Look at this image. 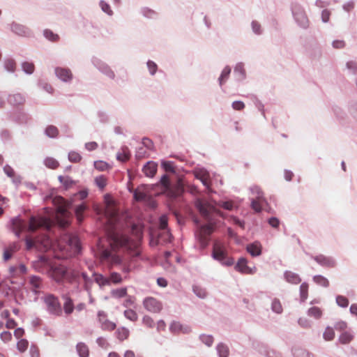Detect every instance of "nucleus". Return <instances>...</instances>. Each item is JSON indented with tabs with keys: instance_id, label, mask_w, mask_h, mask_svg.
Wrapping results in <instances>:
<instances>
[{
	"instance_id": "1",
	"label": "nucleus",
	"mask_w": 357,
	"mask_h": 357,
	"mask_svg": "<svg viewBox=\"0 0 357 357\" xmlns=\"http://www.w3.org/2000/svg\"><path fill=\"white\" fill-rule=\"evenodd\" d=\"M211 257L225 266H231L234 264V259L227 255L225 245L218 241L213 243Z\"/></svg>"
},
{
	"instance_id": "2",
	"label": "nucleus",
	"mask_w": 357,
	"mask_h": 357,
	"mask_svg": "<svg viewBox=\"0 0 357 357\" xmlns=\"http://www.w3.org/2000/svg\"><path fill=\"white\" fill-rule=\"evenodd\" d=\"M291 10L296 24L301 29H308L310 21L305 9L299 3H293L291 6Z\"/></svg>"
},
{
	"instance_id": "3",
	"label": "nucleus",
	"mask_w": 357,
	"mask_h": 357,
	"mask_svg": "<svg viewBox=\"0 0 357 357\" xmlns=\"http://www.w3.org/2000/svg\"><path fill=\"white\" fill-rule=\"evenodd\" d=\"M195 206L204 219L206 220H211V214L215 211V207L210 203L204 201L201 198H196Z\"/></svg>"
},
{
	"instance_id": "4",
	"label": "nucleus",
	"mask_w": 357,
	"mask_h": 357,
	"mask_svg": "<svg viewBox=\"0 0 357 357\" xmlns=\"http://www.w3.org/2000/svg\"><path fill=\"white\" fill-rule=\"evenodd\" d=\"M47 305V310L51 314L60 315L61 314V306L59 298L54 294H48L44 298Z\"/></svg>"
},
{
	"instance_id": "5",
	"label": "nucleus",
	"mask_w": 357,
	"mask_h": 357,
	"mask_svg": "<svg viewBox=\"0 0 357 357\" xmlns=\"http://www.w3.org/2000/svg\"><path fill=\"white\" fill-rule=\"evenodd\" d=\"M49 276L57 283H61L68 274L66 268L62 265H52L48 269Z\"/></svg>"
},
{
	"instance_id": "6",
	"label": "nucleus",
	"mask_w": 357,
	"mask_h": 357,
	"mask_svg": "<svg viewBox=\"0 0 357 357\" xmlns=\"http://www.w3.org/2000/svg\"><path fill=\"white\" fill-rule=\"evenodd\" d=\"M93 65L102 74L109 78L114 79L115 78V73L111 68L105 62L96 57L92 58Z\"/></svg>"
},
{
	"instance_id": "7",
	"label": "nucleus",
	"mask_w": 357,
	"mask_h": 357,
	"mask_svg": "<svg viewBox=\"0 0 357 357\" xmlns=\"http://www.w3.org/2000/svg\"><path fill=\"white\" fill-rule=\"evenodd\" d=\"M10 31L15 34L21 37H31L32 36L31 30L21 24L13 22L10 24Z\"/></svg>"
},
{
	"instance_id": "8",
	"label": "nucleus",
	"mask_w": 357,
	"mask_h": 357,
	"mask_svg": "<svg viewBox=\"0 0 357 357\" xmlns=\"http://www.w3.org/2000/svg\"><path fill=\"white\" fill-rule=\"evenodd\" d=\"M143 305L145 309L151 312H159L162 308V304L153 297H147L144 299Z\"/></svg>"
},
{
	"instance_id": "9",
	"label": "nucleus",
	"mask_w": 357,
	"mask_h": 357,
	"mask_svg": "<svg viewBox=\"0 0 357 357\" xmlns=\"http://www.w3.org/2000/svg\"><path fill=\"white\" fill-rule=\"evenodd\" d=\"M312 258L320 266L326 268H334L336 266V261L332 257H327L324 255L312 256Z\"/></svg>"
},
{
	"instance_id": "10",
	"label": "nucleus",
	"mask_w": 357,
	"mask_h": 357,
	"mask_svg": "<svg viewBox=\"0 0 357 357\" xmlns=\"http://www.w3.org/2000/svg\"><path fill=\"white\" fill-rule=\"evenodd\" d=\"M54 73L58 79L63 82H70L73 79V74L69 68L56 67Z\"/></svg>"
},
{
	"instance_id": "11",
	"label": "nucleus",
	"mask_w": 357,
	"mask_h": 357,
	"mask_svg": "<svg viewBox=\"0 0 357 357\" xmlns=\"http://www.w3.org/2000/svg\"><path fill=\"white\" fill-rule=\"evenodd\" d=\"M169 331L174 333L189 334L192 332V328L189 325L182 324L179 321H173L169 326Z\"/></svg>"
},
{
	"instance_id": "12",
	"label": "nucleus",
	"mask_w": 357,
	"mask_h": 357,
	"mask_svg": "<svg viewBox=\"0 0 357 357\" xmlns=\"http://www.w3.org/2000/svg\"><path fill=\"white\" fill-rule=\"evenodd\" d=\"M44 220L40 217L31 215L27 225V231L29 232H34L38 228L43 226Z\"/></svg>"
},
{
	"instance_id": "13",
	"label": "nucleus",
	"mask_w": 357,
	"mask_h": 357,
	"mask_svg": "<svg viewBox=\"0 0 357 357\" xmlns=\"http://www.w3.org/2000/svg\"><path fill=\"white\" fill-rule=\"evenodd\" d=\"M158 164L152 160L148 161L142 167V172L147 177L152 178L156 174Z\"/></svg>"
},
{
	"instance_id": "14",
	"label": "nucleus",
	"mask_w": 357,
	"mask_h": 357,
	"mask_svg": "<svg viewBox=\"0 0 357 357\" xmlns=\"http://www.w3.org/2000/svg\"><path fill=\"white\" fill-rule=\"evenodd\" d=\"M246 250L252 257H259L261 255L262 246L259 241H255L246 246Z\"/></svg>"
},
{
	"instance_id": "15",
	"label": "nucleus",
	"mask_w": 357,
	"mask_h": 357,
	"mask_svg": "<svg viewBox=\"0 0 357 357\" xmlns=\"http://www.w3.org/2000/svg\"><path fill=\"white\" fill-rule=\"evenodd\" d=\"M195 177L199 180L203 185H204L206 188H209V183L206 178V177L208 176V172L207 170L204 168H200L199 169H197L194 172Z\"/></svg>"
},
{
	"instance_id": "16",
	"label": "nucleus",
	"mask_w": 357,
	"mask_h": 357,
	"mask_svg": "<svg viewBox=\"0 0 357 357\" xmlns=\"http://www.w3.org/2000/svg\"><path fill=\"white\" fill-rule=\"evenodd\" d=\"M7 100L11 105L17 106L22 105L25 102V97L20 93H16L10 94L8 96Z\"/></svg>"
},
{
	"instance_id": "17",
	"label": "nucleus",
	"mask_w": 357,
	"mask_h": 357,
	"mask_svg": "<svg viewBox=\"0 0 357 357\" xmlns=\"http://www.w3.org/2000/svg\"><path fill=\"white\" fill-rule=\"evenodd\" d=\"M234 268L236 271L242 274L250 272V267L248 266V260L245 257L238 259Z\"/></svg>"
},
{
	"instance_id": "18",
	"label": "nucleus",
	"mask_w": 357,
	"mask_h": 357,
	"mask_svg": "<svg viewBox=\"0 0 357 357\" xmlns=\"http://www.w3.org/2000/svg\"><path fill=\"white\" fill-rule=\"evenodd\" d=\"M234 74L237 81L241 82L245 79L246 73L244 69V64L242 62L238 63L234 69Z\"/></svg>"
},
{
	"instance_id": "19",
	"label": "nucleus",
	"mask_w": 357,
	"mask_h": 357,
	"mask_svg": "<svg viewBox=\"0 0 357 357\" xmlns=\"http://www.w3.org/2000/svg\"><path fill=\"white\" fill-rule=\"evenodd\" d=\"M284 277L285 280L291 284H297L301 282V278H300L298 274L290 271H284Z\"/></svg>"
},
{
	"instance_id": "20",
	"label": "nucleus",
	"mask_w": 357,
	"mask_h": 357,
	"mask_svg": "<svg viewBox=\"0 0 357 357\" xmlns=\"http://www.w3.org/2000/svg\"><path fill=\"white\" fill-rule=\"evenodd\" d=\"M62 298L65 300V303L63 304L64 312L66 314H70L75 309L73 299L66 294L63 295Z\"/></svg>"
},
{
	"instance_id": "21",
	"label": "nucleus",
	"mask_w": 357,
	"mask_h": 357,
	"mask_svg": "<svg viewBox=\"0 0 357 357\" xmlns=\"http://www.w3.org/2000/svg\"><path fill=\"white\" fill-rule=\"evenodd\" d=\"M121 152H118L116 153V159L119 161L125 162L130 159V155H131L130 151L128 147L126 146H123L121 147Z\"/></svg>"
},
{
	"instance_id": "22",
	"label": "nucleus",
	"mask_w": 357,
	"mask_h": 357,
	"mask_svg": "<svg viewBox=\"0 0 357 357\" xmlns=\"http://www.w3.org/2000/svg\"><path fill=\"white\" fill-rule=\"evenodd\" d=\"M76 350L79 357H89V350L85 343H77L76 345Z\"/></svg>"
},
{
	"instance_id": "23",
	"label": "nucleus",
	"mask_w": 357,
	"mask_h": 357,
	"mask_svg": "<svg viewBox=\"0 0 357 357\" xmlns=\"http://www.w3.org/2000/svg\"><path fill=\"white\" fill-rule=\"evenodd\" d=\"M217 353L219 357H228L229 349L227 344L220 342L216 346Z\"/></svg>"
},
{
	"instance_id": "24",
	"label": "nucleus",
	"mask_w": 357,
	"mask_h": 357,
	"mask_svg": "<svg viewBox=\"0 0 357 357\" xmlns=\"http://www.w3.org/2000/svg\"><path fill=\"white\" fill-rule=\"evenodd\" d=\"M59 134V129L53 125L47 126L45 130V135L50 138H56Z\"/></svg>"
},
{
	"instance_id": "25",
	"label": "nucleus",
	"mask_w": 357,
	"mask_h": 357,
	"mask_svg": "<svg viewBox=\"0 0 357 357\" xmlns=\"http://www.w3.org/2000/svg\"><path fill=\"white\" fill-rule=\"evenodd\" d=\"M94 281L100 287L109 284V280L105 278L102 274L94 273L93 274Z\"/></svg>"
},
{
	"instance_id": "26",
	"label": "nucleus",
	"mask_w": 357,
	"mask_h": 357,
	"mask_svg": "<svg viewBox=\"0 0 357 357\" xmlns=\"http://www.w3.org/2000/svg\"><path fill=\"white\" fill-rule=\"evenodd\" d=\"M214 227L212 224H204L200 225L199 233L198 234H204L206 236H209L213 233Z\"/></svg>"
},
{
	"instance_id": "27",
	"label": "nucleus",
	"mask_w": 357,
	"mask_h": 357,
	"mask_svg": "<svg viewBox=\"0 0 357 357\" xmlns=\"http://www.w3.org/2000/svg\"><path fill=\"white\" fill-rule=\"evenodd\" d=\"M129 330L125 327L119 328L115 332L116 337L120 340L123 341L129 336Z\"/></svg>"
},
{
	"instance_id": "28",
	"label": "nucleus",
	"mask_w": 357,
	"mask_h": 357,
	"mask_svg": "<svg viewBox=\"0 0 357 357\" xmlns=\"http://www.w3.org/2000/svg\"><path fill=\"white\" fill-rule=\"evenodd\" d=\"M250 190L252 195H256L257 199L259 201H264V202L266 203V200L264 197V193L258 185H253L250 187Z\"/></svg>"
},
{
	"instance_id": "29",
	"label": "nucleus",
	"mask_w": 357,
	"mask_h": 357,
	"mask_svg": "<svg viewBox=\"0 0 357 357\" xmlns=\"http://www.w3.org/2000/svg\"><path fill=\"white\" fill-rule=\"evenodd\" d=\"M88 195L89 190L87 188H85L74 193L73 195V197H71V200L73 202H75L77 199L84 200L88 197Z\"/></svg>"
},
{
	"instance_id": "30",
	"label": "nucleus",
	"mask_w": 357,
	"mask_h": 357,
	"mask_svg": "<svg viewBox=\"0 0 357 357\" xmlns=\"http://www.w3.org/2000/svg\"><path fill=\"white\" fill-rule=\"evenodd\" d=\"M199 340L208 347H211L214 342V338L212 335L200 334L199 336Z\"/></svg>"
},
{
	"instance_id": "31",
	"label": "nucleus",
	"mask_w": 357,
	"mask_h": 357,
	"mask_svg": "<svg viewBox=\"0 0 357 357\" xmlns=\"http://www.w3.org/2000/svg\"><path fill=\"white\" fill-rule=\"evenodd\" d=\"M196 238L199 242L200 248L204 250L206 248L210 242V238L204 236V234H196Z\"/></svg>"
},
{
	"instance_id": "32",
	"label": "nucleus",
	"mask_w": 357,
	"mask_h": 357,
	"mask_svg": "<svg viewBox=\"0 0 357 357\" xmlns=\"http://www.w3.org/2000/svg\"><path fill=\"white\" fill-rule=\"evenodd\" d=\"M300 299L301 302H305L308 296V284L307 282H303L300 286Z\"/></svg>"
},
{
	"instance_id": "33",
	"label": "nucleus",
	"mask_w": 357,
	"mask_h": 357,
	"mask_svg": "<svg viewBox=\"0 0 357 357\" xmlns=\"http://www.w3.org/2000/svg\"><path fill=\"white\" fill-rule=\"evenodd\" d=\"M230 73L231 68L228 66H225L218 78V82L220 86H222L223 83L228 79Z\"/></svg>"
},
{
	"instance_id": "34",
	"label": "nucleus",
	"mask_w": 357,
	"mask_h": 357,
	"mask_svg": "<svg viewBox=\"0 0 357 357\" xmlns=\"http://www.w3.org/2000/svg\"><path fill=\"white\" fill-rule=\"evenodd\" d=\"M4 69L9 73H14L16 68V63L13 59H6L3 63Z\"/></svg>"
},
{
	"instance_id": "35",
	"label": "nucleus",
	"mask_w": 357,
	"mask_h": 357,
	"mask_svg": "<svg viewBox=\"0 0 357 357\" xmlns=\"http://www.w3.org/2000/svg\"><path fill=\"white\" fill-rule=\"evenodd\" d=\"M161 167L167 172H170L173 174L176 172L174 163L173 161L162 160Z\"/></svg>"
},
{
	"instance_id": "36",
	"label": "nucleus",
	"mask_w": 357,
	"mask_h": 357,
	"mask_svg": "<svg viewBox=\"0 0 357 357\" xmlns=\"http://www.w3.org/2000/svg\"><path fill=\"white\" fill-rule=\"evenodd\" d=\"M43 36L51 42H57L59 40V36L48 29L43 31Z\"/></svg>"
},
{
	"instance_id": "37",
	"label": "nucleus",
	"mask_w": 357,
	"mask_h": 357,
	"mask_svg": "<svg viewBox=\"0 0 357 357\" xmlns=\"http://www.w3.org/2000/svg\"><path fill=\"white\" fill-rule=\"evenodd\" d=\"M313 281L324 287H328L329 286L328 280L321 275H317L313 277Z\"/></svg>"
},
{
	"instance_id": "38",
	"label": "nucleus",
	"mask_w": 357,
	"mask_h": 357,
	"mask_svg": "<svg viewBox=\"0 0 357 357\" xmlns=\"http://www.w3.org/2000/svg\"><path fill=\"white\" fill-rule=\"evenodd\" d=\"M271 310L276 314H281L282 312V306L278 298H275L273 299L271 303Z\"/></svg>"
},
{
	"instance_id": "39",
	"label": "nucleus",
	"mask_w": 357,
	"mask_h": 357,
	"mask_svg": "<svg viewBox=\"0 0 357 357\" xmlns=\"http://www.w3.org/2000/svg\"><path fill=\"white\" fill-rule=\"evenodd\" d=\"M353 335L347 331L343 332L339 337L338 341L342 344H349L353 340Z\"/></svg>"
},
{
	"instance_id": "40",
	"label": "nucleus",
	"mask_w": 357,
	"mask_h": 357,
	"mask_svg": "<svg viewBox=\"0 0 357 357\" xmlns=\"http://www.w3.org/2000/svg\"><path fill=\"white\" fill-rule=\"evenodd\" d=\"M44 165L50 169H55L59 166V162L54 158L47 157L44 160Z\"/></svg>"
},
{
	"instance_id": "41",
	"label": "nucleus",
	"mask_w": 357,
	"mask_h": 357,
	"mask_svg": "<svg viewBox=\"0 0 357 357\" xmlns=\"http://www.w3.org/2000/svg\"><path fill=\"white\" fill-rule=\"evenodd\" d=\"M192 291L194 294L200 298H205L207 296L206 289L198 285L192 286Z\"/></svg>"
},
{
	"instance_id": "42",
	"label": "nucleus",
	"mask_w": 357,
	"mask_h": 357,
	"mask_svg": "<svg viewBox=\"0 0 357 357\" xmlns=\"http://www.w3.org/2000/svg\"><path fill=\"white\" fill-rule=\"evenodd\" d=\"M95 184L102 190L107 185V178L104 175L96 176L94 179Z\"/></svg>"
},
{
	"instance_id": "43",
	"label": "nucleus",
	"mask_w": 357,
	"mask_h": 357,
	"mask_svg": "<svg viewBox=\"0 0 357 357\" xmlns=\"http://www.w3.org/2000/svg\"><path fill=\"white\" fill-rule=\"evenodd\" d=\"M307 315L310 317H313L317 319L321 318L322 315V312L321 309L318 307H312L308 309Z\"/></svg>"
},
{
	"instance_id": "44",
	"label": "nucleus",
	"mask_w": 357,
	"mask_h": 357,
	"mask_svg": "<svg viewBox=\"0 0 357 357\" xmlns=\"http://www.w3.org/2000/svg\"><path fill=\"white\" fill-rule=\"evenodd\" d=\"M22 70L27 75H31L34 72L35 66L33 63L24 61L22 63Z\"/></svg>"
},
{
	"instance_id": "45",
	"label": "nucleus",
	"mask_w": 357,
	"mask_h": 357,
	"mask_svg": "<svg viewBox=\"0 0 357 357\" xmlns=\"http://www.w3.org/2000/svg\"><path fill=\"white\" fill-rule=\"evenodd\" d=\"M251 28L252 32L256 35H261L263 33V29L261 24L257 20H252L251 22Z\"/></svg>"
},
{
	"instance_id": "46",
	"label": "nucleus",
	"mask_w": 357,
	"mask_h": 357,
	"mask_svg": "<svg viewBox=\"0 0 357 357\" xmlns=\"http://www.w3.org/2000/svg\"><path fill=\"white\" fill-rule=\"evenodd\" d=\"M294 357H315L314 354L303 349H296L294 351Z\"/></svg>"
},
{
	"instance_id": "47",
	"label": "nucleus",
	"mask_w": 357,
	"mask_h": 357,
	"mask_svg": "<svg viewBox=\"0 0 357 357\" xmlns=\"http://www.w3.org/2000/svg\"><path fill=\"white\" fill-rule=\"evenodd\" d=\"M335 337V332L333 328L327 326L323 333V337L326 341L333 340Z\"/></svg>"
},
{
	"instance_id": "48",
	"label": "nucleus",
	"mask_w": 357,
	"mask_h": 357,
	"mask_svg": "<svg viewBox=\"0 0 357 357\" xmlns=\"http://www.w3.org/2000/svg\"><path fill=\"white\" fill-rule=\"evenodd\" d=\"M112 296L120 298L127 295V289L126 287L113 289L111 292Z\"/></svg>"
},
{
	"instance_id": "49",
	"label": "nucleus",
	"mask_w": 357,
	"mask_h": 357,
	"mask_svg": "<svg viewBox=\"0 0 357 357\" xmlns=\"http://www.w3.org/2000/svg\"><path fill=\"white\" fill-rule=\"evenodd\" d=\"M116 326L115 323L108 319H105L104 322H102L101 324V328L103 331H112L115 329Z\"/></svg>"
},
{
	"instance_id": "50",
	"label": "nucleus",
	"mask_w": 357,
	"mask_h": 357,
	"mask_svg": "<svg viewBox=\"0 0 357 357\" xmlns=\"http://www.w3.org/2000/svg\"><path fill=\"white\" fill-rule=\"evenodd\" d=\"M251 208L256 212L260 213L262 211L261 203H265L264 201H259L257 199H251Z\"/></svg>"
},
{
	"instance_id": "51",
	"label": "nucleus",
	"mask_w": 357,
	"mask_h": 357,
	"mask_svg": "<svg viewBox=\"0 0 357 357\" xmlns=\"http://www.w3.org/2000/svg\"><path fill=\"white\" fill-rule=\"evenodd\" d=\"M86 208L87 206L84 203H81L75 206V211L79 220L83 218L82 214Z\"/></svg>"
},
{
	"instance_id": "52",
	"label": "nucleus",
	"mask_w": 357,
	"mask_h": 357,
	"mask_svg": "<svg viewBox=\"0 0 357 357\" xmlns=\"http://www.w3.org/2000/svg\"><path fill=\"white\" fill-rule=\"evenodd\" d=\"M336 303L341 307H347L349 305V300L344 296L338 295L336 296Z\"/></svg>"
},
{
	"instance_id": "53",
	"label": "nucleus",
	"mask_w": 357,
	"mask_h": 357,
	"mask_svg": "<svg viewBox=\"0 0 357 357\" xmlns=\"http://www.w3.org/2000/svg\"><path fill=\"white\" fill-rule=\"evenodd\" d=\"M99 5L102 12L107 13L109 16H112L113 15V11L111 9V7L109 5V3H107L103 0H101L99 3Z\"/></svg>"
},
{
	"instance_id": "54",
	"label": "nucleus",
	"mask_w": 357,
	"mask_h": 357,
	"mask_svg": "<svg viewBox=\"0 0 357 357\" xmlns=\"http://www.w3.org/2000/svg\"><path fill=\"white\" fill-rule=\"evenodd\" d=\"M29 346V342L26 339H21L17 343V349L20 352H24Z\"/></svg>"
},
{
	"instance_id": "55",
	"label": "nucleus",
	"mask_w": 357,
	"mask_h": 357,
	"mask_svg": "<svg viewBox=\"0 0 357 357\" xmlns=\"http://www.w3.org/2000/svg\"><path fill=\"white\" fill-rule=\"evenodd\" d=\"M77 183V181L73 180L71 177L69 176H66L65 181L63 182V186L65 190H69L70 188H73L74 185H75Z\"/></svg>"
},
{
	"instance_id": "56",
	"label": "nucleus",
	"mask_w": 357,
	"mask_h": 357,
	"mask_svg": "<svg viewBox=\"0 0 357 357\" xmlns=\"http://www.w3.org/2000/svg\"><path fill=\"white\" fill-rule=\"evenodd\" d=\"M69 245L74 246L77 251H80L81 245L79 238L76 236H70L68 239Z\"/></svg>"
},
{
	"instance_id": "57",
	"label": "nucleus",
	"mask_w": 357,
	"mask_h": 357,
	"mask_svg": "<svg viewBox=\"0 0 357 357\" xmlns=\"http://www.w3.org/2000/svg\"><path fill=\"white\" fill-rule=\"evenodd\" d=\"M94 167L99 171H105L109 168V165L102 160H98L94 162Z\"/></svg>"
},
{
	"instance_id": "58",
	"label": "nucleus",
	"mask_w": 357,
	"mask_h": 357,
	"mask_svg": "<svg viewBox=\"0 0 357 357\" xmlns=\"http://www.w3.org/2000/svg\"><path fill=\"white\" fill-rule=\"evenodd\" d=\"M124 316L129 320L135 321L137 319V314L135 311L128 309L124 311Z\"/></svg>"
},
{
	"instance_id": "59",
	"label": "nucleus",
	"mask_w": 357,
	"mask_h": 357,
	"mask_svg": "<svg viewBox=\"0 0 357 357\" xmlns=\"http://www.w3.org/2000/svg\"><path fill=\"white\" fill-rule=\"evenodd\" d=\"M108 279L109 280V282H112L114 284H119L122 282L121 275L116 272H112Z\"/></svg>"
},
{
	"instance_id": "60",
	"label": "nucleus",
	"mask_w": 357,
	"mask_h": 357,
	"mask_svg": "<svg viewBox=\"0 0 357 357\" xmlns=\"http://www.w3.org/2000/svg\"><path fill=\"white\" fill-rule=\"evenodd\" d=\"M68 160L71 162H79L82 160V156L77 152L70 151L68 153Z\"/></svg>"
},
{
	"instance_id": "61",
	"label": "nucleus",
	"mask_w": 357,
	"mask_h": 357,
	"mask_svg": "<svg viewBox=\"0 0 357 357\" xmlns=\"http://www.w3.org/2000/svg\"><path fill=\"white\" fill-rule=\"evenodd\" d=\"M142 13L144 17L147 18H155L157 16L155 11L148 8H144L142 10Z\"/></svg>"
},
{
	"instance_id": "62",
	"label": "nucleus",
	"mask_w": 357,
	"mask_h": 357,
	"mask_svg": "<svg viewBox=\"0 0 357 357\" xmlns=\"http://www.w3.org/2000/svg\"><path fill=\"white\" fill-rule=\"evenodd\" d=\"M146 197V195L144 192H139L137 190L133 191V198L137 202L144 201Z\"/></svg>"
},
{
	"instance_id": "63",
	"label": "nucleus",
	"mask_w": 357,
	"mask_h": 357,
	"mask_svg": "<svg viewBox=\"0 0 357 357\" xmlns=\"http://www.w3.org/2000/svg\"><path fill=\"white\" fill-rule=\"evenodd\" d=\"M147 68L149 70V73L151 75H154L157 71L158 66L157 64L151 60H149L146 63Z\"/></svg>"
},
{
	"instance_id": "64",
	"label": "nucleus",
	"mask_w": 357,
	"mask_h": 357,
	"mask_svg": "<svg viewBox=\"0 0 357 357\" xmlns=\"http://www.w3.org/2000/svg\"><path fill=\"white\" fill-rule=\"evenodd\" d=\"M346 66L348 70H351L352 74H357V63L356 61H349L347 62Z\"/></svg>"
}]
</instances>
